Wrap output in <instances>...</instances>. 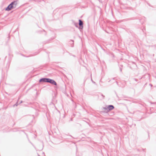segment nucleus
<instances>
[{
    "label": "nucleus",
    "mask_w": 156,
    "mask_h": 156,
    "mask_svg": "<svg viewBox=\"0 0 156 156\" xmlns=\"http://www.w3.org/2000/svg\"><path fill=\"white\" fill-rule=\"evenodd\" d=\"M17 1H15L12 2L9 5L5 8L6 11H9L13 8H15L17 4Z\"/></svg>",
    "instance_id": "f257e3e1"
},
{
    "label": "nucleus",
    "mask_w": 156,
    "mask_h": 156,
    "mask_svg": "<svg viewBox=\"0 0 156 156\" xmlns=\"http://www.w3.org/2000/svg\"><path fill=\"white\" fill-rule=\"evenodd\" d=\"M79 24L80 26V27L79 28V29L80 30H82L83 28V21L81 20H79Z\"/></svg>",
    "instance_id": "f03ea898"
},
{
    "label": "nucleus",
    "mask_w": 156,
    "mask_h": 156,
    "mask_svg": "<svg viewBox=\"0 0 156 156\" xmlns=\"http://www.w3.org/2000/svg\"><path fill=\"white\" fill-rule=\"evenodd\" d=\"M114 108V107L113 105H110L108 106L107 108H105V109L107 110L108 111L113 109Z\"/></svg>",
    "instance_id": "7ed1b4c3"
},
{
    "label": "nucleus",
    "mask_w": 156,
    "mask_h": 156,
    "mask_svg": "<svg viewBox=\"0 0 156 156\" xmlns=\"http://www.w3.org/2000/svg\"><path fill=\"white\" fill-rule=\"evenodd\" d=\"M49 83L53 84L55 85H57V83L54 80H53L51 79H50V80H49Z\"/></svg>",
    "instance_id": "20e7f679"
},
{
    "label": "nucleus",
    "mask_w": 156,
    "mask_h": 156,
    "mask_svg": "<svg viewBox=\"0 0 156 156\" xmlns=\"http://www.w3.org/2000/svg\"><path fill=\"white\" fill-rule=\"evenodd\" d=\"M46 78H42L40 79L39 81L40 82H43L46 83Z\"/></svg>",
    "instance_id": "39448f33"
},
{
    "label": "nucleus",
    "mask_w": 156,
    "mask_h": 156,
    "mask_svg": "<svg viewBox=\"0 0 156 156\" xmlns=\"http://www.w3.org/2000/svg\"><path fill=\"white\" fill-rule=\"evenodd\" d=\"M34 106H35L36 107H37L38 106V104L37 103H34L33 104Z\"/></svg>",
    "instance_id": "423d86ee"
},
{
    "label": "nucleus",
    "mask_w": 156,
    "mask_h": 156,
    "mask_svg": "<svg viewBox=\"0 0 156 156\" xmlns=\"http://www.w3.org/2000/svg\"><path fill=\"white\" fill-rule=\"evenodd\" d=\"M50 80V79H49V78H46L45 82L46 83H49Z\"/></svg>",
    "instance_id": "0eeeda50"
},
{
    "label": "nucleus",
    "mask_w": 156,
    "mask_h": 156,
    "mask_svg": "<svg viewBox=\"0 0 156 156\" xmlns=\"http://www.w3.org/2000/svg\"><path fill=\"white\" fill-rule=\"evenodd\" d=\"M74 24L76 27H78V24L77 23L74 22Z\"/></svg>",
    "instance_id": "6e6552de"
},
{
    "label": "nucleus",
    "mask_w": 156,
    "mask_h": 156,
    "mask_svg": "<svg viewBox=\"0 0 156 156\" xmlns=\"http://www.w3.org/2000/svg\"><path fill=\"white\" fill-rule=\"evenodd\" d=\"M19 104L18 103V102H16V103L14 105V106H17Z\"/></svg>",
    "instance_id": "1a4fd4ad"
},
{
    "label": "nucleus",
    "mask_w": 156,
    "mask_h": 156,
    "mask_svg": "<svg viewBox=\"0 0 156 156\" xmlns=\"http://www.w3.org/2000/svg\"><path fill=\"white\" fill-rule=\"evenodd\" d=\"M70 41H71V42H72V43H73V40H71Z\"/></svg>",
    "instance_id": "9d476101"
},
{
    "label": "nucleus",
    "mask_w": 156,
    "mask_h": 156,
    "mask_svg": "<svg viewBox=\"0 0 156 156\" xmlns=\"http://www.w3.org/2000/svg\"><path fill=\"white\" fill-rule=\"evenodd\" d=\"M101 95L102 96H103V98H104L105 97V96L104 95H103V94H101Z\"/></svg>",
    "instance_id": "9b49d317"
},
{
    "label": "nucleus",
    "mask_w": 156,
    "mask_h": 156,
    "mask_svg": "<svg viewBox=\"0 0 156 156\" xmlns=\"http://www.w3.org/2000/svg\"><path fill=\"white\" fill-rule=\"evenodd\" d=\"M22 101H20V103H22Z\"/></svg>",
    "instance_id": "f8f14e48"
},
{
    "label": "nucleus",
    "mask_w": 156,
    "mask_h": 156,
    "mask_svg": "<svg viewBox=\"0 0 156 156\" xmlns=\"http://www.w3.org/2000/svg\"><path fill=\"white\" fill-rule=\"evenodd\" d=\"M120 69L121 71H122V69L121 68H120Z\"/></svg>",
    "instance_id": "ddd939ff"
},
{
    "label": "nucleus",
    "mask_w": 156,
    "mask_h": 156,
    "mask_svg": "<svg viewBox=\"0 0 156 156\" xmlns=\"http://www.w3.org/2000/svg\"><path fill=\"white\" fill-rule=\"evenodd\" d=\"M38 156H40V155H38Z\"/></svg>",
    "instance_id": "4468645a"
}]
</instances>
